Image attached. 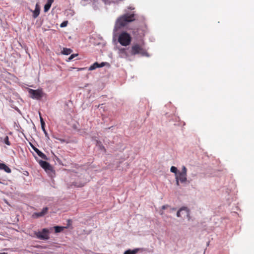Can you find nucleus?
<instances>
[{
    "instance_id": "f257e3e1",
    "label": "nucleus",
    "mask_w": 254,
    "mask_h": 254,
    "mask_svg": "<svg viewBox=\"0 0 254 254\" xmlns=\"http://www.w3.org/2000/svg\"><path fill=\"white\" fill-rule=\"evenodd\" d=\"M134 20V14L127 12L118 18L113 30V41H116V38H118V41L122 46H127L129 45L131 41L130 35L125 31L119 34L118 31L126 26L129 22Z\"/></svg>"
},
{
    "instance_id": "f03ea898",
    "label": "nucleus",
    "mask_w": 254,
    "mask_h": 254,
    "mask_svg": "<svg viewBox=\"0 0 254 254\" xmlns=\"http://www.w3.org/2000/svg\"><path fill=\"white\" fill-rule=\"evenodd\" d=\"M118 54L122 58H127L130 55L140 54L142 56L148 57L149 55L143 48L137 44L133 45L131 49L125 48H117Z\"/></svg>"
},
{
    "instance_id": "7ed1b4c3",
    "label": "nucleus",
    "mask_w": 254,
    "mask_h": 254,
    "mask_svg": "<svg viewBox=\"0 0 254 254\" xmlns=\"http://www.w3.org/2000/svg\"><path fill=\"white\" fill-rule=\"evenodd\" d=\"M28 91L30 97L33 99L40 100L43 97L44 95L41 89L34 90L28 89Z\"/></svg>"
},
{
    "instance_id": "20e7f679",
    "label": "nucleus",
    "mask_w": 254,
    "mask_h": 254,
    "mask_svg": "<svg viewBox=\"0 0 254 254\" xmlns=\"http://www.w3.org/2000/svg\"><path fill=\"white\" fill-rule=\"evenodd\" d=\"M34 234L37 238L42 240L49 239V231L46 228L43 229L42 231L35 232Z\"/></svg>"
},
{
    "instance_id": "39448f33",
    "label": "nucleus",
    "mask_w": 254,
    "mask_h": 254,
    "mask_svg": "<svg viewBox=\"0 0 254 254\" xmlns=\"http://www.w3.org/2000/svg\"><path fill=\"white\" fill-rule=\"evenodd\" d=\"M178 217H181L183 219H187L189 221L190 219L189 209L185 207L181 208L177 213Z\"/></svg>"
},
{
    "instance_id": "423d86ee",
    "label": "nucleus",
    "mask_w": 254,
    "mask_h": 254,
    "mask_svg": "<svg viewBox=\"0 0 254 254\" xmlns=\"http://www.w3.org/2000/svg\"><path fill=\"white\" fill-rule=\"evenodd\" d=\"M187 169L184 166L182 167V171L178 172L176 178L180 180L181 183H184L187 181Z\"/></svg>"
},
{
    "instance_id": "0eeeda50",
    "label": "nucleus",
    "mask_w": 254,
    "mask_h": 254,
    "mask_svg": "<svg viewBox=\"0 0 254 254\" xmlns=\"http://www.w3.org/2000/svg\"><path fill=\"white\" fill-rule=\"evenodd\" d=\"M40 165L47 172L52 171V168L50 164L45 161L40 160L39 161Z\"/></svg>"
},
{
    "instance_id": "6e6552de",
    "label": "nucleus",
    "mask_w": 254,
    "mask_h": 254,
    "mask_svg": "<svg viewBox=\"0 0 254 254\" xmlns=\"http://www.w3.org/2000/svg\"><path fill=\"white\" fill-rule=\"evenodd\" d=\"M48 210V208L47 207H45L43 208L41 212L34 213L32 215V217L37 218L40 217H42L47 214Z\"/></svg>"
},
{
    "instance_id": "1a4fd4ad",
    "label": "nucleus",
    "mask_w": 254,
    "mask_h": 254,
    "mask_svg": "<svg viewBox=\"0 0 254 254\" xmlns=\"http://www.w3.org/2000/svg\"><path fill=\"white\" fill-rule=\"evenodd\" d=\"M30 145L32 148L36 152V153L38 155L39 157L44 160H48V157L47 156L42 152L40 150H39L37 148L34 146L32 143H30Z\"/></svg>"
},
{
    "instance_id": "9d476101",
    "label": "nucleus",
    "mask_w": 254,
    "mask_h": 254,
    "mask_svg": "<svg viewBox=\"0 0 254 254\" xmlns=\"http://www.w3.org/2000/svg\"><path fill=\"white\" fill-rule=\"evenodd\" d=\"M40 8L38 3H36L35 5V9L33 11V17L36 18L38 16L40 13Z\"/></svg>"
},
{
    "instance_id": "9b49d317",
    "label": "nucleus",
    "mask_w": 254,
    "mask_h": 254,
    "mask_svg": "<svg viewBox=\"0 0 254 254\" xmlns=\"http://www.w3.org/2000/svg\"><path fill=\"white\" fill-rule=\"evenodd\" d=\"M54 2V0H48L47 3L44 6V11L45 12H47L50 8L52 4Z\"/></svg>"
},
{
    "instance_id": "f8f14e48",
    "label": "nucleus",
    "mask_w": 254,
    "mask_h": 254,
    "mask_svg": "<svg viewBox=\"0 0 254 254\" xmlns=\"http://www.w3.org/2000/svg\"><path fill=\"white\" fill-rule=\"evenodd\" d=\"M139 249H135L133 250H128L125 252L124 254H136L139 251Z\"/></svg>"
},
{
    "instance_id": "ddd939ff",
    "label": "nucleus",
    "mask_w": 254,
    "mask_h": 254,
    "mask_svg": "<svg viewBox=\"0 0 254 254\" xmlns=\"http://www.w3.org/2000/svg\"><path fill=\"white\" fill-rule=\"evenodd\" d=\"M72 51L70 49L64 48L62 53L64 55H68L71 53Z\"/></svg>"
},
{
    "instance_id": "4468645a",
    "label": "nucleus",
    "mask_w": 254,
    "mask_h": 254,
    "mask_svg": "<svg viewBox=\"0 0 254 254\" xmlns=\"http://www.w3.org/2000/svg\"><path fill=\"white\" fill-rule=\"evenodd\" d=\"M98 67H99V64L96 62L89 67V70H93Z\"/></svg>"
},
{
    "instance_id": "2eb2a0df",
    "label": "nucleus",
    "mask_w": 254,
    "mask_h": 254,
    "mask_svg": "<svg viewBox=\"0 0 254 254\" xmlns=\"http://www.w3.org/2000/svg\"><path fill=\"white\" fill-rule=\"evenodd\" d=\"M170 171L175 174V176L178 174L179 171H178L177 168L175 166H172L170 169Z\"/></svg>"
},
{
    "instance_id": "dca6fc26",
    "label": "nucleus",
    "mask_w": 254,
    "mask_h": 254,
    "mask_svg": "<svg viewBox=\"0 0 254 254\" xmlns=\"http://www.w3.org/2000/svg\"><path fill=\"white\" fill-rule=\"evenodd\" d=\"M3 142L4 143L7 144V145H10V142L8 140V137L7 136H4V137L3 138Z\"/></svg>"
},
{
    "instance_id": "f3484780",
    "label": "nucleus",
    "mask_w": 254,
    "mask_h": 254,
    "mask_svg": "<svg viewBox=\"0 0 254 254\" xmlns=\"http://www.w3.org/2000/svg\"><path fill=\"white\" fill-rule=\"evenodd\" d=\"M2 170H4L6 173H9L11 172V169L5 164L4 165Z\"/></svg>"
},
{
    "instance_id": "a211bd4d",
    "label": "nucleus",
    "mask_w": 254,
    "mask_h": 254,
    "mask_svg": "<svg viewBox=\"0 0 254 254\" xmlns=\"http://www.w3.org/2000/svg\"><path fill=\"white\" fill-rule=\"evenodd\" d=\"M55 230L56 233H59L63 230V228L60 226H56L55 227Z\"/></svg>"
},
{
    "instance_id": "6ab92c4d",
    "label": "nucleus",
    "mask_w": 254,
    "mask_h": 254,
    "mask_svg": "<svg viewBox=\"0 0 254 254\" xmlns=\"http://www.w3.org/2000/svg\"><path fill=\"white\" fill-rule=\"evenodd\" d=\"M77 56H78V55L76 54L71 55L70 56V57L68 58V61H70L72 60L74 58H75Z\"/></svg>"
},
{
    "instance_id": "aec40b11",
    "label": "nucleus",
    "mask_w": 254,
    "mask_h": 254,
    "mask_svg": "<svg viewBox=\"0 0 254 254\" xmlns=\"http://www.w3.org/2000/svg\"><path fill=\"white\" fill-rule=\"evenodd\" d=\"M67 24V21H64L63 22H62L61 24V27H64L66 26Z\"/></svg>"
},
{
    "instance_id": "412c9836",
    "label": "nucleus",
    "mask_w": 254,
    "mask_h": 254,
    "mask_svg": "<svg viewBox=\"0 0 254 254\" xmlns=\"http://www.w3.org/2000/svg\"><path fill=\"white\" fill-rule=\"evenodd\" d=\"M85 183L84 182V183H80L79 184H77V183H75L74 186L76 187H81L84 185Z\"/></svg>"
},
{
    "instance_id": "4be33fe9",
    "label": "nucleus",
    "mask_w": 254,
    "mask_h": 254,
    "mask_svg": "<svg viewBox=\"0 0 254 254\" xmlns=\"http://www.w3.org/2000/svg\"><path fill=\"white\" fill-rule=\"evenodd\" d=\"M41 124V127H42L43 131H45V123H44V122H42Z\"/></svg>"
},
{
    "instance_id": "5701e85b",
    "label": "nucleus",
    "mask_w": 254,
    "mask_h": 254,
    "mask_svg": "<svg viewBox=\"0 0 254 254\" xmlns=\"http://www.w3.org/2000/svg\"><path fill=\"white\" fill-rule=\"evenodd\" d=\"M169 206L168 205H163L161 207L162 208V210H163L165 209H166L167 207H168Z\"/></svg>"
},
{
    "instance_id": "b1692460",
    "label": "nucleus",
    "mask_w": 254,
    "mask_h": 254,
    "mask_svg": "<svg viewBox=\"0 0 254 254\" xmlns=\"http://www.w3.org/2000/svg\"><path fill=\"white\" fill-rule=\"evenodd\" d=\"M175 179H176V185H177V186H179V185H180V184H179V181H180V180H178V178H176V177H175Z\"/></svg>"
},
{
    "instance_id": "393cba45",
    "label": "nucleus",
    "mask_w": 254,
    "mask_h": 254,
    "mask_svg": "<svg viewBox=\"0 0 254 254\" xmlns=\"http://www.w3.org/2000/svg\"><path fill=\"white\" fill-rule=\"evenodd\" d=\"M105 64V63H101V64H99V67H102L103 66H104Z\"/></svg>"
},
{
    "instance_id": "a878e982",
    "label": "nucleus",
    "mask_w": 254,
    "mask_h": 254,
    "mask_svg": "<svg viewBox=\"0 0 254 254\" xmlns=\"http://www.w3.org/2000/svg\"><path fill=\"white\" fill-rule=\"evenodd\" d=\"M4 164L0 163V170H2Z\"/></svg>"
},
{
    "instance_id": "bb28decb",
    "label": "nucleus",
    "mask_w": 254,
    "mask_h": 254,
    "mask_svg": "<svg viewBox=\"0 0 254 254\" xmlns=\"http://www.w3.org/2000/svg\"><path fill=\"white\" fill-rule=\"evenodd\" d=\"M43 131L45 134V136H47L49 138V136H48V133L47 132L46 130L45 129V131Z\"/></svg>"
},
{
    "instance_id": "cd10ccee",
    "label": "nucleus",
    "mask_w": 254,
    "mask_h": 254,
    "mask_svg": "<svg viewBox=\"0 0 254 254\" xmlns=\"http://www.w3.org/2000/svg\"><path fill=\"white\" fill-rule=\"evenodd\" d=\"M159 213H160V215H163V214H164L163 210H161L159 211Z\"/></svg>"
},
{
    "instance_id": "c85d7f7f",
    "label": "nucleus",
    "mask_w": 254,
    "mask_h": 254,
    "mask_svg": "<svg viewBox=\"0 0 254 254\" xmlns=\"http://www.w3.org/2000/svg\"><path fill=\"white\" fill-rule=\"evenodd\" d=\"M58 139H59L60 141H61L62 142H64V139H60V138H57Z\"/></svg>"
},
{
    "instance_id": "c756f323",
    "label": "nucleus",
    "mask_w": 254,
    "mask_h": 254,
    "mask_svg": "<svg viewBox=\"0 0 254 254\" xmlns=\"http://www.w3.org/2000/svg\"><path fill=\"white\" fill-rule=\"evenodd\" d=\"M128 8L129 9H131V10L132 9H134V7H132L131 6L128 7Z\"/></svg>"
},
{
    "instance_id": "7c9ffc66",
    "label": "nucleus",
    "mask_w": 254,
    "mask_h": 254,
    "mask_svg": "<svg viewBox=\"0 0 254 254\" xmlns=\"http://www.w3.org/2000/svg\"><path fill=\"white\" fill-rule=\"evenodd\" d=\"M40 122H41V123H42V122H44L43 119L42 118V117L40 116Z\"/></svg>"
},
{
    "instance_id": "2f4dec72",
    "label": "nucleus",
    "mask_w": 254,
    "mask_h": 254,
    "mask_svg": "<svg viewBox=\"0 0 254 254\" xmlns=\"http://www.w3.org/2000/svg\"><path fill=\"white\" fill-rule=\"evenodd\" d=\"M171 210H173V211H174V210H176V209H175V208H172V209H171Z\"/></svg>"
}]
</instances>
